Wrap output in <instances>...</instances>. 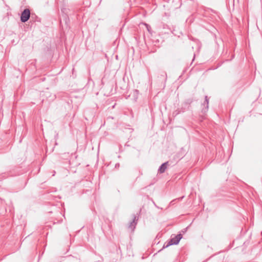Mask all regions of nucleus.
<instances>
[{
  "instance_id": "obj_1",
  "label": "nucleus",
  "mask_w": 262,
  "mask_h": 262,
  "mask_svg": "<svg viewBox=\"0 0 262 262\" xmlns=\"http://www.w3.org/2000/svg\"><path fill=\"white\" fill-rule=\"evenodd\" d=\"M182 237L183 236L181 233H179L176 235H174V237L171 236V238L168 242L166 247L173 245H178Z\"/></svg>"
},
{
  "instance_id": "obj_2",
  "label": "nucleus",
  "mask_w": 262,
  "mask_h": 262,
  "mask_svg": "<svg viewBox=\"0 0 262 262\" xmlns=\"http://www.w3.org/2000/svg\"><path fill=\"white\" fill-rule=\"evenodd\" d=\"M30 17V11L29 9H25L21 12L20 15V20L22 23H26Z\"/></svg>"
},
{
  "instance_id": "obj_3",
  "label": "nucleus",
  "mask_w": 262,
  "mask_h": 262,
  "mask_svg": "<svg viewBox=\"0 0 262 262\" xmlns=\"http://www.w3.org/2000/svg\"><path fill=\"white\" fill-rule=\"evenodd\" d=\"M189 107L185 106V105H183V103L182 104L181 107L180 108H178L177 110L174 111L173 112V116H176L181 113L184 112L186 110H187L189 109Z\"/></svg>"
},
{
  "instance_id": "obj_4",
  "label": "nucleus",
  "mask_w": 262,
  "mask_h": 262,
  "mask_svg": "<svg viewBox=\"0 0 262 262\" xmlns=\"http://www.w3.org/2000/svg\"><path fill=\"white\" fill-rule=\"evenodd\" d=\"M138 218L136 216H134L133 221L130 223L128 228L130 229L132 231H134L136 228V226L137 224Z\"/></svg>"
},
{
  "instance_id": "obj_5",
  "label": "nucleus",
  "mask_w": 262,
  "mask_h": 262,
  "mask_svg": "<svg viewBox=\"0 0 262 262\" xmlns=\"http://www.w3.org/2000/svg\"><path fill=\"white\" fill-rule=\"evenodd\" d=\"M208 104H209V99L207 96L205 97V101L204 102L203 105L205 106L204 108H202V112L203 113L205 114L208 111Z\"/></svg>"
},
{
  "instance_id": "obj_6",
  "label": "nucleus",
  "mask_w": 262,
  "mask_h": 262,
  "mask_svg": "<svg viewBox=\"0 0 262 262\" xmlns=\"http://www.w3.org/2000/svg\"><path fill=\"white\" fill-rule=\"evenodd\" d=\"M168 163V162H166L161 164L158 169V172L160 173H163L165 172L166 169L167 168V165Z\"/></svg>"
},
{
  "instance_id": "obj_7",
  "label": "nucleus",
  "mask_w": 262,
  "mask_h": 262,
  "mask_svg": "<svg viewBox=\"0 0 262 262\" xmlns=\"http://www.w3.org/2000/svg\"><path fill=\"white\" fill-rule=\"evenodd\" d=\"M192 100L191 99H187L184 103L183 105H185V106H188L189 107V105L191 103Z\"/></svg>"
},
{
  "instance_id": "obj_8",
  "label": "nucleus",
  "mask_w": 262,
  "mask_h": 262,
  "mask_svg": "<svg viewBox=\"0 0 262 262\" xmlns=\"http://www.w3.org/2000/svg\"><path fill=\"white\" fill-rule=\"evenodd\" d=\"M160 76L161 78H163V80L164 81L166 80V73L165 72H162V73L160 75Z\"/></svg>"
},
{
  "instance_id": "obj_9",
  "label": "nucleus",
  "mask_w": 262,
  "mask_h": 262,
  "mask_svg": "<svg viewBox=\"0 0 262 262\" xmlns=\"http://www.w3.org/2000/svg\"><path fill=\"white\" fill-rule=\"evenodd\" d=\"M145 25L146 27V28H147V30L148 32H149V33H151V27H150V26L149 25L147 24H145Z\"/></svg>"
},
{
  "instance_id": "obj_10",
  "label": "nucleus",
  "mask_w": 262,
  "mask_h": 262,
  "mask_svg": "<svg viewBox=\"0 0 262 262\" xmlns=\"http://www.w3.org/2000/svg\"><path fill=\"white\" fill-rule=\"evenodd\" d=\"M64 17L65 18V20H65V23L68 26V21L69 20V19L68 17L67 16V15H65Z\"/></svg>"
},
{
  "instance_id": "obj_11",
  "label": "nucleus",
  "mask_w": 262,
  "mask_h": 262,
  "mask_svg": "<svg viewBox=\"0 0 262 262\" xmlns=\"http://www.w3.org/2000/svg\"><path fill=\"white\" fill-rule=\"evenodd\" d=\"M119 163H116L115 164V168H118L119 167Z\"/></svg>"
},
{
  "instance_id": "obj_12",
  "label": "nucleus",
  "mask_w": 262,
  "mask_h": 262,
  "mask_svg": "<svg viewBox=\"0 0 262 262\" xmlns=\"http://www.w3.org/2000/svg\"><path fill=\"white\" fill-rule=\"evenodd\" d=\"M86 6H89L91 5V3L89 1H87V2H86Z\"/></svg>"
},
{
  "instance_id": "obj_13",
  "label": "nucleus",
  "mask_w": 262,
  "mask_h": 262,
  "mask_svg": "<svg viewBox=\"0 0 262 262\" xmlns=\"http://www.w3.org/2000/svg\"><path fill=\"white\" fill-rule=\"evenodd\" d=\"M187 229V228H185V229H184L183 230H182V232L183 233H185V232L186 231Z\"/></svg>"
},
{
  "instance_id": "obj_14",
  "label": "nucleus",
  "mask_w": 262,
  "mask_h": 262,
  "mask_svg": "<svg viewBox=\"0 0 262 262\" xmlns=\"http://www.w3.org/2000/svg\"><path fill=\"white\" fill-rule=\"evenodd\" d=\"M183 198H184V196H182V198H179L178 199L179 200H182Z\"/></svg>"
}]
</instances>
